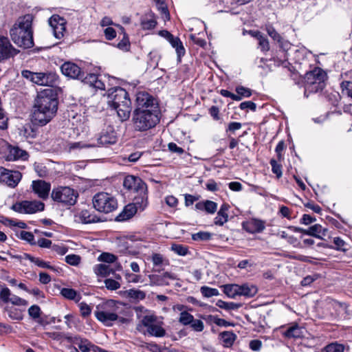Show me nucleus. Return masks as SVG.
Instances as JSON below:
<instances>
[{
	"mask_svg": "<svg viewBox=\"0 0 352 352\" xmlns=\"http://www.w3.org/2000/svg\"><path fill=\"white\" fill-rule=\"evenodd\" d=\"M58 109V100L52 88L41 91L36 99L32 122L41 126L47 124L55 116Z\"/></svg>",
	"mask_w": 352,
	"mask_h": 352,
	"instance_id": "nucleus-1",
	"label": "nucleus"
},
{
	"mask_svg": "<svg viewBox=\"0 0 352 352\" xmlns=\"http://www.w3.org/2000/svg\"><path fill=\"white\" fill-rule=\"evenodd\" d=\"M107 102L117 112L121 121L129 118L131 111V102L125 89L120 87L111 88L107 91Z\"/></svg>",
	"mask_w": 352,
	"mask_h": 352,
	"instance_id": "nucleus-2",
	"label": "nucleus"
},
{
	"mask_svg": "<svg viewBox=\"0 0 352 352\" xmlns=\"http://www.w3.org/2000/svg\"><path fill=\"white\" fill-rule=\"evenodd\" d=\"M32 16L26 14L19 20L10 30V36L12 41L19 47L25 49L30 48L34 45L33 31L32 28Z\"/></svg>",
	"mask_w": 352,
	"mask_h": 352,
	"instance_id": "nucleus-3",
	"label": "nucleus"
},
{
	"mask_svg": "<svg viewBox=\"0 0 352 352\" xmlns=\"http://www.w3.org/2000/svg\"><path fill=\"white\" fill-rule=\"evenodd\" d=\"M160 111L134 110L132 116L133 130L144 132L155 127L160 122Z\"/></svg>",
	"mask_w": 352,
	"mask_h": 352,
	"instance_id": "nucleus-4",
	"label": "nucleus"
},
{
	"mask_svg": "<svg viewBox=\"0 0 352 352\" xmlns=\"http://www.w3.org/2000/svg\"><path fill=\"white\" fill-rule=\"evenodd\" d=\"M121 303L109 300L102 305L97 306V310L94 312L95 316L98 321L107 327H111L113 322L118 319Z\"/></svg>",
	"mask_w": 352,
	"mask_h": 352,
	"instance_id": "nucleus-5",
	"label": "nucleus"
},
{
	"mask_svg": "<svg viewBox=\"0 0 352 352\" xmlns=\"http://www.w3.org/2000/svg\"><path fill=\"white\" fill-rule=\"evenodd\" d=\"M326 73L320 68L316 67L307 72L305 77V96L321 91L325 87Z\"/></svg>",
	"mask_w": 352,
	"mask_h": 352,
	"instance_id": "nucleus-6",
	"label": "nucleus"
},
{
	"mask_svg": "<svg viewBox=\"0 0 352 352\" xmlns=\"http://www.w3.org/2000/svg\"><path fill=\"white\" fill-rule=\"evenodd\" d=\"M51 197L56 202L65 206H72L76 203L78 192L69 186H58L52 190Z\"/></svg>",
	"mask_w": 352,
	"mask_h": 352,
	"instance_id": "nucleus-7",
	"label": "nucleus"
},
{
	"mask_svg": "<svg viewBox=\"0 0 352 352\" xmlns=\"http://www.w3.org/2000/svg\"><path fill=\"white\" fill-rule=\"evenodd\" d=\"M94 208L101 212L109 213L118 208L116 199L107 192H98L92 199Z\"/></svg>",
	"mask_w": 352,
	"mask_h": 352,
	"instance_id": "nucleus-8",
	"label": "nucleus"
},
{
	"mask_svg": "<svg viewBox=\"0 0 352 352\" xmlns=\"http://www.w3.org/2000/svg\"><path fill=\"white\" fill-rule=\"evenodd\" d=\"M22 76L33 83L42 86L53 87L58 80V76L53 72H32L24 70Z\"/></svg>",
	"mask_w": 352,
	"mask_h": 352,
	"instance_id": "nucleus-9",
	"label": "nucleus"
},
{
	"mask_svg": "<svg viewBox=\"0 0 352 352\" xmlns=\"http://www.w3.org/2000/svg\"><path fill=\"white\" fill-rule=\"evenodd\" d=\"M140 325L146 327L148 334L151 336L162 338L166 334V331L162 327V322L159 321L154 314H148L143 316Z\"/></svg>",
	"mask_w": 352,
	"mask_h": 352,
	"instance_id": "nucleus-10",
	"label": "nucleus"
},
{
	"mask_svg": "<svg viewBox=\"0 0 352 352\" xmlns=\"http://www.w3.org/2000/svg\"><path fill=\"white\" fill-rule=\"evenodd\" d=\"M135 110L159 111L157 100L149 94L140 91L136 94Z\"/></svg>",
	"mask_w": 352,
	"mask_h": 352,
	"instance_id": "nucleus-11",
	"label": "nucleus"
},
{
	"mask_svg": "<svg viewBox=\"0 0 352 352\" xmlns=\"http://www.w3.org/2000/svg\"><path fill=\"white\" fill-rule=\"evenodd\" d=\"M44 207V204L39 201H22L13 204L11 208L19 213L34 214L43 211Z\"/></svg>",
	"mask_w": 352,
	"mask_h": 352,
	"instance_id": "nucleus-12",
	"label": "nucleus"
},
{
	"mask_svg": "<svg viewBox=\"0 0 352 352\" xmlns=\"http://www.w3.org/2000/svg\"><path fill=\"white\" fill-rule=\"evenodd\" d=\"M19 51L13 47L7 36L0 35V63L13 58Z\"/></svg>",
	"mask_w": 352,
	"mask_h": 352,
	"instance_id": "nucleus-13",
	"label": "nucleus"
},
{
	"mask_svg": "<svg viewBox=\"0 0 352 352\" xmlns=\"http://www.w3.org/2000/svg\"><path fill=\"white\" fill-rule=\"evenodd\" d=\"M49 24L52 29L54 36L57 39L64 36L66 30V21L58 14H54L49 19Z\"/></svg>",
	"mask_w": 352,
	"mask_h": 352,
	"instance_id": "nucleus-14",
	"label": "nucleus"
},
{
	"mask_svg": "<svg viewBox=\"0 0 352 352\" xmlns=\"http://www.w3.org/2000/svg\"><path fill=\"white\" fill-rule=\"evenodd\" d=\"M63 336L69 342L77 345L79 350H80L82 352H89L91 350L94 352H98L96 349V347L98 346L93 344L87 339L82 338L80 336L73 337L70 334H65Z\"/></svg>",
	"mask_w": 352,
	"mask_h": 352,
	"instance_id": "nucleus-15",
	"label": "nucleus"
},
{
	"mask_svg": "<svg viewBox=\"0 0 352 352\" xmlns=\"http://www.w3.org/2000/svg\"><path fill=\"white\" fill-rule=\"evenodd\" d=\"M117 141L116 133L111 126L103 129L97 138V144H93L96 146H107L113 144Z\"/></svg>",
	"mask_w": 352,
	"mask_h": 352,
	"instance_id": "nucleus-16",
	"label": "nucleus"
},
{
	"mask_svg": "<svg viewBox=\"0 0 352 352\" xmlns=\"http://www.w3.org/2000/svg\"><path fill=\"white\" fill-rule=\"evenodd\" d=\"M63 75L74 79H79L82 81L85 78L84 74L80 67L76 63L72 62H65L60 67Z\"/></svg>",
	"mask_w": 352,
	"mask_h": 352,
	"instance_id": "nucleus-17",
	"label": "nucleus"
},
{
	"mask_svg": "<svg viewBox=\"0 0 352 352\" xmlns=\"http://www.w3.org/2000/svg\"><path fill=\"white\" fill-rule=\"evenodd\" d=\"M124 187L131 192L137 193L140 190L146 188V184L139 177L127 175L123 181Z\"/></svg>",
	"mask_w": 352,
	"mask_h": 352,
	"instance_id": "nucleus-18",
	"label": "nucleus"
},
{
	"mask_svg": "<svg viewBox=\"0 0 352 352\" xmlns=\"http://www.w3.org/2000/svg\"><path fill=\"white\" fill-rule=\"evenodd\" d=\"M32 191L41 199H45L48 197L51 184L43 180H35L32 183Z\"/></svg>",
	"mask_w": 352,
	"mask_h": 352,
	"instance_id": "nucleus-19",
	"label": "nucleus"
},
{
	"mask_svg": "<svg viewBox=\"0 0 352 352\" xmlns=\"http://www.w3.org/2000/svg\"><path fill=\"white\" fill-rule=\"evenodd\" d=\"M242 225L243 229L251 234L260 233L265 228V221L257 219H251L243 222Z\"/></svg>",
	"mask_w": 352,
	"mask_h": 352,
	"instance_id": "nucleus-20",
	"label": "nucleus"
},
{
	"mask_svg": "<svg viewBox=\"0 0 352 352\" xmlns=\"http://www.w3.org/2000/svg\"><path fill=\"white\" fill-rule=\"evenodd\" d=\"M74 221L81 223H92L99 221L97 215L93 211L82 210L74 215Z\"/></svg>",
	"mask_w": 352,
	"mask_h": 352,
	"instance_id": "nucleus-21",
	"label": "nucleus"
},
{
	"mask_svg": "<svg viewBox=\"0 0 352 352\" xmlns=\"http://www.w3.org/2000/svg\"><path fill=\"white\" fill-rule=\"evenodd\" d=\"M305 331V329L296 323H293L282 331V335L288 339H297L304 337Z\"/></svg>",
	"mask_w": 352,
	"mask_h": 352,
	"instance_id": "nucleus-22",
	"label": "nucleus"
},
{
	"mask_svg": "<svg viewBox=\"0 0 352 352\" xmlns=\"http://www.w3.org/2000/svg\"><path fill=\"white\" fill-rule=\"evenodd\" d=\"M134 195L132 204L140 210H144L148 205L147 188H144Z\"/></svg>",
	"mask_w": 352,
	"mask_h": 352,
	"instance_id": "nucleus-23",
	"label": "nucleus"
},
{
	"mask_svg": "<svg viewBox=\"0 0 352 352\" xmlns=\"http://www.w3.org/2000/svg\"><path fill=\"white\" fill-rule=\"evenodd\" d=\"M151 261L153 263V270L157 272L163 271L166 267L169 265L168 260L162 254L158 253L152 254Z\"/></svg>",
	"mask_w": 352,
	"mask_h": 352,
	"instance_id": "nucleus-24",
	"label": "nucleus"
},
{
	"mask_svg": "<svg viewBox=\"0 0 352 352\" xmlns=\"http://www.w3.org/2000/svg\"><path fill=\"white\" fill-rule=\"evenodd\" d=\"M236 94H231L228 91L221 89V95L230 96L233 100L239 101L243 98H248L252 95V90L249 88L239 86L236 88Z\"/></svg>",
	"mask_w": 352,
	"mask_h": 352,
	"instance_id": "nucleus-25",
	"label": "nucleus"
},
{
	"mask_svg": "<svg viewBox=\"0 0 352 352\" xmlns=\"http://www.w3.org/2000/svg\"><path fill=\"white\" fill-rule=\"evenodd\" d=\"M82 82L96 89L104 90L105 89V85L101 79V76L94 74H87V76L83 78Z\"/></svg>",
	"mask_w": 352,
	"mask_h": 352,
	"instance_id": "nucleus-26",
	"label": "nucleus"
},
{
	"mask_svg": "<svg viewBox=\"0 0 352 352\" xmlns=\"http://www.w3.org/2000/svg\"><path fill=\"white\" fill-rule=\"evenodd\" d=\"M132 242L126 239H119L117 241L118 252L124 255H135L137 252L132 248Z\"/></svg>",
	"mask_w": 352,
	"mask_h": 352,
	"instance_id": "nucleus-27",
	"label": "nucleus"
},
{
	"mask_svg": "<svg viewBox=\"0 0 352 352\" xmlns=\"http://www.w3.org/2000/svg\"><path fill=\"white\" fill-rule=\"evenodd\" d=\"M300 231L304 234L322 239L323 236L326 235L327 229L323 228L320 224H315L308 229H300Z\"/></svg>",
	"mask_w": 352,
	"mask_h": 352,
	"instance_id": "nucleus-28",
	"label": "nucleus"
},
{
	"mask_svg": "<svg viewBox=\"0 0 352 352\" xmlns=\"http://www.w3.org/2000/svg\"><path fill=\"white\" fill-rule=\"evenodd\" d=\"M195 210L200 212H206L208 214H214L217 209V204L210 200L201 201L195 204Z\"/></svg>",
	"mask_w": 352,
	"mask_h": 352,
	"instance_id": "nucleus-29",
	"label": "nucleus"
},
{
	"mask_svg": "<svg viewBox=\"0 0 352 352\" xmlns=\"http://www.w3.org/2000/svg\"><path fill=\"white\" fill-rule=\"evenodd\" d=\"M28 153L24 151L21 149L18 146H11L9 148V153L8 155V160H26L28 158Z\"/></svg>",
	"mask_w": 352,
	"mask_h": 352,
	"instance_id": "nucleus-30",
	"label": "nucleus"
},
{
	"mask_svg": "<svg viewBox=\"0 0 352 352\" xmlns=\"http://www.w3.org/2000/svg\"><path fill=\"white\" fill-rule=\"evenodd\" d=\"M168 43L175 50L177 53V59L179 61L181 60V58L184 56L186 50L183 45V43L180 38L177 36H173Z\"/></svg>",
	"mask_w": 352,
	"mask_h": 352,
	"instance_id": "nucleus-31",
	"label": "nucleus"
},
{
	"mask_svg": "<svg viewBox=\"0 0 352 352\" xmlns=\"http://www.w3.org/2000/svg\"><path fill=\"white\" fill-rule=\"evenodd\" d=\"M21 177L22 175L20 172L9 170L3 183L10 187L14 188L21 181Z\"/></svg>",
	"mask_w": 352,
	"mask_h": 352,
	"instance_id": "nucleus-32",
	"label": "nucleus"
},
{
	"mask_svg": "<svg viewBox=\"0 0 352 352\" xmlns=\"http://www.w3.org/2000/svg\"><path fill=\"white\" fill-rule=\"evenodd\" d=\"M139 210L134 206V204H129L126 205L123 211L118 216L117 219L119 221H124L133 217Z\"/></svg>",
	"mask_w": 352,
	"mask_h": 352,
	"instance_id": "nucleus-33",
	"label": "nucleus"
},
{
	"mask_svg": "<svg viewBox=\"0 0 352 352\" xmlns=\"http://www.w3.org/2000/svg\"><path fill=\"white\" fill-rule=\"evenodd\" d=\"M239 296H243L247 298H251L257 293V288L254 285L245 283L239 285Z\"/></svg>",
	"mask_w": 352,
	"mask_h": 352,
	"instance_id": "nucleus-34",
	"label": "nucleus"
},
{
	"mask_svg": "<svg viewBox=\"0 0 352 352\" xmlns=\"http://www.w3.org/2000/svg\"><path fill=\"white\" fill-rule=\"evenodd\" d=\"M124 295L125 297L135 302H139L146 298V293L144 292L136 289L126 290L124 292Z\"/></svg>",
	"mask_w": 352,
	"mask_h": 352,
	"instance_id": "nucleus-35",
	"label": "nucleus"
},
{
	"mask_svg": "<svg viewBox=\"0 0 352 352\" xmlns=\"http://www.w3.org/2000/svg\"><path fill=\"white\" fill-rule=\"evenodd\" d=\"M94 272L97 276L105 277L113 273V270L107 264L100 263L94 265Z\"/></svg>",
	"mask_w": 352,
	"mask_h": 352,
	"instance_id": "nucleus-36",
	"label": "nucleus"
},
{
	"mask_svg": "<svg viewBox=\"0 0 352 352\" xmlns=\"http://www.w3.org/2000/svg\"><path fill=\"white\" fill-rule=\"evenodd\" d=\"M60 294L66 299L74 300L78 302L81 299V296L75 289L72 288H62Z\"/></svg>",
	"mask_w": 352,
	"mask_h": 352,
	"instance_id": "nucleus-37",
	"label": "nucleus"
},
{
	"mask_svg": "<svg viewBox=\"0 0 352 352\" xmlns=\"http://www.w3.org/2000/svg\"><path fill=\"white\" fill-rule=\"evenodd\" d=\"M236 338V335L232 331H221V341L226 347L231 346Z\"/></svg>",
	"mask_w": 352,
	"mask_h": 352,
	"instance_id": "nucleus-38",
	"label": "nucleus"
},
{
	"mask_svg": "<svg viewBox=\"0 0 352 352\" xmlns=\"http://www.w3.org/2000/svg\"><path fill=\"white\" fill-rule=\"evenodd\" d=\"M26 257L33 263H34L36 265H37L39 267L42 268H47L52 270L53 271L58 272V269H56L55 267L52 266L49 262L44 261L38 258L32 256L30 255L27 254Z\"/></svg>",
	"mask_w": 352,
	"mask_h": 352,
	"instance_id": "nucleus-39",
	"label": "nucleus"
},
{
	"mask_svg": "<svg viewBox=\"0 0 352 352\" xmlns=\"http://www.w3.org/2000/svg\"><path fill=\"white\" fill-rule=\"evenodd\" d=\"M239 285L229 284L223 286V292L229 298H234L239 296Z\"/></svg>",
	"mask_w": 352,
	"mask_h": 352,
	"instance_id": "nucleus-40",
	"label": "nucleus"
},
{
	"mask_svg": "<svg viewBox=\"0 0 352 352\" xmlns=\"http://www.w3.org/2000/svg\"><path fill=\"white\" fill-rule=\"evenodd\" d=\"M254 36L258 39L259 47L263 52H267L270 50V43L267 38H265L260 32H256Z\"/></svg>",
	"mask_w": 352,
	"mask_h": 352,
	"instance_id": "nucleus-41",
	"label": "nucleus"
},
{
	"mask_svg": "<svg viewBox=\"0 0 352 352\" xmlns=\"http://www.w3.org/2000/svg\"><path fill=\"white\" fill-rule=\"evenodd\" d=\"M176 276L170 272H165L162 276L157 277L159 285H169V280H176Z\"/></svg>",
	"mask_w": 352,
	"mask_h": 352,
	"instance_id": "nucleus-42",
	"label": "nucleus"
},
{
	"mask_svg": "<svg viewBox=\"0 0 352 352\" xmlns=\"http://www.w3.org/2000/svg\"><path fill=\"white\" fill-rule=\"evenodd\" d=\"M193 316L187 311H182L179 315V322L184 325H190L193 322Z\"/></svg>",
	"mask_w": 352,
	"mask_h": 352,
	"instance_id": "nucleus-43",
	"label": "nucleus"
},
{
	"mask_svg": "<svg viewBox=\"0 0 352 352\" xmlns=\"http://www.w3.org/2000/svg\"><path fill=\"white\" fill-rule=\"evenodd\" d=\"M201 294L206 298L217 296L219 294L217 289L211 288L208 286H203L200 289Z\"/></svg>",
	"mask_w": 352,
	"mask_h": 352,
	"instance_id": "nucleus-44",
	"label": "nucleus"
},
{
	"mask_svg": "<svg viewBox=\"0 0 352 352\" xmlns=\"http://www.w3.org/2000/svg\"><path fill=\"white\" fill-rule=\"evenodd\" d=\"M344 349L342 344L335 342L326 346L321 352H344Z\"/></svg>",
	"mask_w": 352,
	"mask_h": 352,
	"instance_id": "nucleus-45",
	"label": "nucleus"
},
{
	"mask_svg": "<svg viewBox=\"0 0 352 352\" xmlns=\"http://www.w3.org/2000/svg\"><path fill=\"white\" fill-rule=\"evenodd\" d=\"M156 25V21L152 17L144 18L141 21V26L144 30H152L155 28Z\"/></svg>",
	"mask_w": 352,
	"mask_h": 352,
	"instance_id": "nucleus-46",
	"label": "nucleus"
},
{
	"mask_svg": "<svg viewBox=\"0 0 352 352\" xmlns=\"http://www.w3.org/2000/svg\"><path fill=\"white\" fill-rule=\"evenodd\" d=\"M116 259L117 257L114 254L109 252H103L98 258L99 261L107 263H113L116 261Z\"/></svg>",
	"mask_w": 352,
	"mask_h": 352,
	"instance_id": "nucleus-47",
	"label": "nucleus"
},
{
	"mask_svg": "<svg viewBox=\"0 0 352 352\" xmlns=\"http://www.w3.org/2000/svg\"><path fill=\"white\" fill-rule=\"evenodd\" d=\"M340 87L342 89V94H346L352 99V82L343 81L340 84Z\"/></svg>",
	"mask_w": 352,
	"mask_h": 352,
	"instance_id": "nucleus-48",
	"label": "nucleus"
},
{
	"mask_svg": "<svg viewBox=\"0 0 352 352\" xmlns=\"http://www.w3.org/2000/svg\"><path fill=\"white\" fill-rule=\"evenodd\" d=\"M171 250L179 256H186L188 253L186 246L180 244H174L171 247Z\"/></svg>",
	"mask_w": 352,
	"mask_h": 352,
	"instance_id": "nucleus-49",
	"label": "nucleus"
},
{
	"mask_svg": "<svg viewBox=\"0 0 352 352\" xmlns=\"http://www.w3.org/2000/svg\"><path fill=\"white\" fill-rule=\"evenodd\" d=\"M20 238L28 243H29L32 245H36V241L34 239V236L30 232L27 231H21L20 232Z\"/></svg>",
	"mask_w": 352,
	"mask_h": 352,
	"instance_id": "nucleus-50",
	"label": "nucleus"
},
{
	"mask_svg": "<svg viewBox=\"0 0 352 352\" xmlns=\"http://www.w3.org/2000/svg\"><path fill=\"white\" fill-rule=\"evenodd\" d=\"M126 280L129 283H138L142 282V276L131 272H126L124 274Z\"/></svg>",
	"mask_w": 352,
	"mask_h": 352,
	"instance_id": "nucleus-51",
	"label": "nucleus"
},
{
	"mask_svg": "<svg viewBox=\"0 0 352 352\" xmlns=\"http://www.w3.org/2000/svg\"><path fill=\"white\" fill-rule=\"evenodd\" d=\"M270 164L272 166V170L273 173L276 174L277 178H280L282 176V166L278 164L276 160L272 159L270 160Z\"/></svg>",
	"mask_w": 352,
	"mask_h": 352,
	"instance_id": "nucleus-52",
	"label": "nucleus"
},
{
	"mask_svg": "<svg viewBox=\"0 0 352 352\" xmlns=\"http://www.w3.org/2000/svg\"><path fill=\"white\" fill-rule=\"evenodd\" d=\"M65 262L71 265L77 266L80 262V257L76 254H69L65 258Z\"/></svg>",
	"mask_w": 352,
	"mask_h": 352,
	"instance_id": "nucleus-53",
	"label": "nucleus"
},
{
	"mask_svg": "<svg viewBox=\"0 0 352 352\" xmlns=\"http://www.w3.org/2000/svg\"><path fill=\"white\" fill-rule=\"evenodd\" d=\"M78 307L80 309V314L82 317L86 318L91 314V308L87 303L82 302L79 303Z\"/></svg>",
	"mask_w": 352,
	"mask_h": 352,
	"instance_id": "nucleus-54",
	"label": "nucleus"
},
{
	"mask_svg": "<svg viewBox=\"0 0 352 352\" xmlns=\"http://www.w3.org/2000/svg\"><path fill=\"white\" fill-rule=\"evenodd\" d=\"M192 239L195 241H207L211 237V234L207 232H199L192 234Z\"/></svg>",
	"mask_w": 352,
	"mask_h": 352,
	"instance_id": "nucleus-55",
	"label": "nucleus"
},
{
	"mask_svg": "<svg viewBox=\"0 0 352 352\" xmlns=\"http://www.w3.org/2000/svg\"><path fill=\"white\" fill-rule=\"evenodd\" d=\"M9 302H11L12 305L19 306H25L28 305V302L25 300L14 294H11Z\"/></svg>",
	"mask_w": 352,
	"mask_h": 352,
	"instance_id": "nucleus-56",
	"label": "nucleus"
},
{
	"mask_svg": "<svg viewBox=\"0 0 352 352\" xmlns=\"http://www.w3.org/2000/svg\"><path fill=\"white\" fill-rule=\"evenodd\" d=\"M105 287L110 290H116L120 287V284L116 280L107 278L104 280Z\"/></svg>",
	"mask_w": 352,
	"mask_h": 352,
	"instance_id": "nucleus-57",
	"label": "nucleus"
},
{
	"mask_svg": "<svg viewBox=\"0 0 352 352\" xmlns=\"http://www.w3.org/2000/svg\"><path fill=\"white\" fill-rule=\"evenodd\" d=\"M241 128V124L238 122H232L228 124V129H226V133L230 136L231 134L234 133L236 130H239Z\"/></svg>",
	"mask_w": 352,
	"mask_h": 352,
	"instance_id": "nucleus-58",
	"label": "nucleus"
},
{
	"mask_svg": "<svg viewBox=\"0 0 352 352\" xmlns=\"http://www.w3.org/2000/svg\"><path fill=\"white\" fill-rule=\"evenodd\" d=\"M11 292L8 287H4L0 291V300L5 303L9 302Z\"/></svg>",
	"mask_w": 352,
	"mask_h": 352,
	"instance_id": "nucleus-59",
	"label": "nucleus"
},
{
	"mask_svg": "<svg viewBox=\"0 0 352 352\" xmlns=\"http://www.w3.org/2000/svg\"><path fill=\"white\" fill-rule=\"evenodd\" d=\"M191 328L197 332H201L204 328V322L201 320L193 318V322L190 324Z\"/></svg>",
	"mask_w": 352,
	"mask_h": 352,
	"instance_id": "nucleus-60",
	"label": "nucleus"
},
{
	"mask_svg": "<svg viewBox=\"0 0 352 352\" xmlns=\"http://www.w3.org/2000/svg\"><path fill=\"white\" fill-rule=\"evenodd\" d=\"M28 314L34 319L38 318L41 316V309L38 305H32L28 309Z\"/></svg>",
	"mask_w": 352,
	"mask_h": 352,
	"instance_id": "nucleus-61",
	"label": "nucleus"
},
{
	"mask_svg": "<svg viewBox=\"0 0 352 352\" xmlns=\"http://www.w3.org/2000/svg\"><path fill=\"white\" fill-rule=\"evenodd\" d=\"M266 31L268 35L274 41H279L281 36L276 31V30L272 25L266 26Z\"/></svg>",
	"mask_w": 352,
	"mask_h": 352,
	"instance_id": "nucleus-62",
	"label": "nucleus"
},
{
	"mask_svg": "<svg viewBox=\"0 0 352 352\" xmlns=\"http://www.w3.org/2000/svg\"><path fill=\"white\" fill-rule=\"evenodd\" d=\"M239 107L242 110L250 109L253 111H256V105L252 101H245L240 104Z\"/></svg>",
	"mask_w": 352,
	"mask_h": 352,
	"instance_id": "nucleus-63",
	"label": "nucleus"
},
{
	"mask_svg": "<svg viewBox=\"0 0 352 352\" xmlns=\"http://www.w3.org/2000/svg\"><path fill=\"white\" fill-rule=\"evenodd\" d=\"M333 243L336 245V250L340 251H346V249L344 248L345 245V242L340 237H335L333 239Z\"/></svg>",
	"mask_w": 352,
	"mask_h": 352,
	"instance_id": "nucleus-64",
	"label": "nucleus"
}]
</instances>
